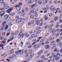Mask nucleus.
<instances>
[{
	"mask_svg": "<svg viewBox=\"0 0 62 62\" xmlns=\"http://www.w3.org/2000/svg\"><path fill=\"white\" fill-rule=\"evenodd\" d=\"M42 37H39L38 39L37 40V41H36V42H39V40H40V39H42Z\"/></svg>",
	"mask_w": 62,
	"mask_h": 62,
	"instance_id": "f3484780",
	"label": "nucleus"
},
{
	"mask_svg": "<svg viewBox=\"0 0 62 62\" xmlns=\"http://www.w3.org/2000/svg\"><path fill=\"white\" fill-rule=\"evenodd\" d=\"M16 56V55L15 54H13L12 55V57H14V58Z\"/></svg>",
	"mask_w": 62,
	"mask_h": 62,
	"instance_id": "a19ab883",
	"label": "nucleus"
},
{
	"mask_svg": "<svg viewBox=\"0 0 62 62\" xmlns=\"http://www.w3.org/2000/svg\"><path fill=\"white\" fill-rule=\"evenodd\" d=\"M28 3L29 4H30L31 3V0H29L28 1Z\"/></svg>",
	"mask_w": 62,
	"mask_h": 62,
	"instance_id": "69168bd1",
	"label": "nucleus"
},
{
	"mask_svg": "<svg viewBox=\"0 0 62 62\" xmlns=\"http://www.w3.org/2000/svg\"><path fill=\"white\" fill-rule=\"evenodd\" d=\"M53 26H54V25H53V24H52L51 25H50L48 26V27L49 28H51L52 27H53Z\"/></svg>",
	"mask_w": 62,
	"mask_h": 62,
	"instance_id": "393cba45",
	"label": "nucleus"
},
{
	"mask_svg": "<svg viewBox=\"0 0 62 62\" xmlns=\"http://www.w3.org/2000/svg\"><path fill=\"white\" fill-rule=\"evenodd\" d=\"M34 7H36V5L34 4L32 5L31 6V8L30 9V10L31 11V13H33L34 14L36 13L35 12H36L35 11H34V9L35 8Z\"/></svg>",
	"mask_w": 62,
	"mask_h": 62,
	"instance_id": "f257e3e1",
	"label": "nucleus"
},
{
	"mask_svg": "<svg viewBox=\"0 0 62 62\" xmlns=\"http://www.w3.org/2000/svg\"><path fill=\"white\" fill-rule=\"evenodd\" d=\"M48 25H47L45 26L44 27V29H47V27H48Z\"/></svg>",
	"mask_w": 62,
	"mask_h": 62,
	"instance_id": "79ce46f5",
	"label": "nucleus"
},
{
	"mask_svg": "<svg viewBox=\"0 0 62 62\" xmlns=\"http://www.w3.org/2000/svg\"><path fill=\"white\" fill-rule=\"evenodd\" d=\"M47 51L46 50V51L44 52V54H47Z\"/></svg>",
	"mask_w": 62,
	"mask_h": 62,
	"instance_id": "bf43d9fd",
	"label": "nucleus"
},
{
	"mask_svg": "<svg viewBox=\"0 0 62 62\" xmlns=\"http://www.w3.org/2000/svg\"><path fill=\"white\" fill-rule=\"evenodd\" d=\"M48 0H45V1L43 2V4L44 5H45L48 2Z\"/></svg>",
	"mask_w": 62,
	"mask_h": 62,
	"instance_id": "2eb2a0df",
	"label": "nucleus"
},
{
	"mask_svg": "<svg viewBox=\"0 0 62 62\" xmlns=\"http://www.w3.org/2000/svg\"><path fill=\"white\" fill-rule=\"evenodd\" d=\"M0 47H4V45L1 44L0 45Z\"/></svg>",
	"mask_w": 62,
	"mask_h": 62,
	"instance_id": "4d7b16f0",
	"label": "nucleus"
},
{
	"mask_svg": "<svg viewBox=\"0 0 62 62\" xmlns=\"http://www.w3.org/2000/svg\"><path fill=\"white\" fill-rule=\"evenodd\" d=\"M15 15V13H13L10 14V15L12 16H14Z\"/></svg>",
	"mask_w": 62,
	"mask_h": 62,
	"instance_id": "e433bc0d",
	"label": "nucleus"
},
{
	"mask_svg": "<svg viewBox=\"0 0 62 62\" xmlns=\"http://www.w3.org/2000/svg\"><path fill=\"white\" fill-rule=\"evenodd\" d=\"M33 47H35V48H38L39 47V45H38L35 44L33 46Z\"/></svg>",
	"mask_w": 62,
	"mask_h": 62,
	"instance_id": "9d476101",
	"label": "nucleus"
},
{
	"mask_svg": "<svg viewBox=\"0 0 62 62\" xmlns=\"http://www.w3.org/2000/svg\"><path fill=\"white\" fill-rule=\"evenodd\" d=\"M37 41V40L36 39H34L32 41V42H34L32 44V45H34V44H36V42H35L36 41Z\"/></svg>",
	"mask_w": 62,
	"mask_h": 62,
	"instance_id": "9b49d317",
	"label": "nucleus"
},
{
	"mask_svg": "<svg viewBox=\"0 0 62 62\" xmlns=\"http://www.w3.org/2000/svg\"><path fill=\"white\" fill-rule=\"evenodd\" d=\"M37 2H38V4L39 5H41L42 2H41V1L39 0H37Z\"/></svg>",
	"mask_w": 62,
	"mask_h": 62,
	"instance_id": "ddd939ff",
	"label": "nucleus"
},
{
	"mask_svg": "<svg viewBox=\"0 0 62 62\" xmlns=\"http://www.w3.org/2000/svg\"><path fill=\"white\" fill-rule=\"evenodd\" d=\"M5 12L4 11H2L0 12V16L1 17L2 16H3L5 14Z\"/></svg>",
	"mask_w": 62,
	"mask_h": 62,
	"instance_id": "39448f33",
	"label": "nucleus"
},
{
	"mask_svg": "<svg viewBox=\"0 0 62 62\" xmlns=\"http://www.w3.org/2000/svg\"><path fill=\"white\" fill-rule=\"evenodd\" d=\"M40 23V22H39V21H36V24H37V25H39V23Z\"/></svg>",
	"mask_w": 62,
	"mask_h": 62,
	"instance_id": "4be33fe9",
	"label": "nucleus"
},
{
	"mask_svg": "<svg viewBox=\"0 0 62 62\" xmlns=\"http://www.w3.org/2000/svg\"><path fill=\"white\" fill-rule=\"evenodd\" d=\"M59 34H60V33H57L56 35V37H58V36L59 35Z\"/></svg>",
	"mask_w": 62,
	"mask_h": 62,
	"instance_id": "3c124183",
	"label": "nucleus"
},
{
	"mask_svg": "<svg viewBox=\"0 0 62 62\" xmlns=\"http://www.w3.org/2000/svg\"><path fill=\"white\" fill-rule=\"evenodd\" d=\"M26 61L27 62H29L30 61V59L29 58H27L26 59Z\"/></svg>",
	"mask_w": 62,
	"mask_h": 62,
	"instance_id": "4c0bfd02",
	"label": "nucleus"
},
{
	"mask_svg": "<svg viewBox=\"0 0 62 62\" xmlns=\"http://www.w3.org/2000/svg\"><path fill=\"white\" fill-rule=\"evenodd\" d=\"M25 13H21V16H24L25 15Z\"/></svg>",
	"mask_w": 62,
	"mask_h": 62,
	"instance_id": "ea45409f",
	"label": "nucleus"
},
{
	"mask_svg": "<svg viewBox=\"0 0 62 62\" xmlns=\"http://www.w3.org/2000/svg\"><path fill=\"white\" fill-rule=\"evenodd\" d=\"M61 40V39H57L56 41H57V42H58L59 41H60Z\"/></svg>",
	"mask_w": 62,
	"mask_h": 62,
	"instance_id": "a18cd8bd",
	"label": "nucleus"
},
{
	"mask_svg": "<svg viewBox=\"0 0 62 62\" xmlns=\"http://www.w3.org/2000/svg\"><path fill=\"white\" fill-rule=\"evenodd\" d=\"M48 35H49V33H46V34L45 35V36H48Z\"/></svg>",
	"mask_w": 62,
	"mask_h": 62,
	"instance_id": "052dcab7",
	"label": "nucleus"
},
{
	"mask_svg": "<svg viewBox=\"0 0 62 62\" xmlns=\"http://www.w3.org/2000/svg\"><path fill=\"white\" fill-rule=\"evenodd\" d=\"M13 8H11L7 10V13H10V12H11V11L12 10H13Z\"/></svg>",
	"mask_w": 62,
	"mask_h": 62,
	"instance_id": "20e7f679",
	"label": "nucleus"
},
{
	"mask_svg": "<svg viewBox=\"0 0 62 62\" xmlns=\"http://www.w3.org/2000/svg\"><path fill=\"white\" fill-rule=\"evenodd\" d=\"M9 15H6L5 16H4V20H6L7 19H8V18Z\"/></svg>",
	"mask_w": 62,
	"mask_h": 62,
	"instance_id": "0eeeda50",
	"label": "nucleus"
},
{
	"mask_svg": "<svg viewBox=\"0 0 62 62\" xmlns=\"http://www.w3.org/2000/svg\"><path fill=\"white\" fill-rule=\"evenodd\" d=\"M19 4L20 6H22L23 5V4H22V3L21 2L19 3Z\"/></svg>",
	"mask_w": 62,
	"mask_h": 62,
	"instance_id": "0e129e2a",
	"label": "nucleus"
},
{
	"mask_svg": "<svg viewBox=\"0 0 62 62\" xmlns=\"http://www.w3.org/2000/svg\"><path fill=\"white\" fill-rule=\"evenodd\" d=\"M8 24L9 25V26H11L12 25V24H11V22H10Z\"/></svg>",
	"mask_w": 62,
	"mask_h": 62,
	"instance_id": "c03bdc74",
	"label": "nucleus"
},
{
	"mask_svg": "<svg viewBox=\"0 0 62 62\" xmlns=\"http://www.w3.org/2000/svg\"><path fill=\"white\" fill-rule=\"evenodd\" d=\"M49 33L51 32L52 33H54V29H51L49 30Z\"/></svg>",
	"mask_w": 62,
	"mask_h": 62,
	"instance_id": "1a4fd4ad",
	"label": "nucleus"
},
{
	"mask_svg": "<svg viewBox=\"0 0 62 62\" xmlns=\"http://www.w3.org/2000/svg\"><path fill=\"white\" fill-rule=\"evenodd\" d=\"M31 23L30 22L28 23V25H31Z\"/></svg>",
	"mask_w": 62,
	"mask_h": 62,
	"instance_id": "774afa93",
	"label": "nucleus"
},
{
	"mask_svg": "<svg viewBox=\"0 0 62 62\" xmlns=\"http://www.w3.org/2000/svg\"><path fill=\"white\" fill-rule=\"evenodd\" d=\"M29 54H32V51L30 50V49H29Z\"/></svg>",
	"mask_w": 62,
	"mask_h": 62,
	"instance_id": "bb28decb",
	"label": "nucleus"
},
{
	"mask_svg": "<svg viewBox=\"0 0 62 62\" xmlns=\"http://www.w3.org/2000/svg\"><path fill=\"white\" fill-rule=\"evenodd\" d=\"M57 45L59 47H62V44H61V42H58L57 44Z\"/></svg>",
	"mask_w": 62,
	"mask_h": 62,
	"instance_id": "6e6552de",
	"label": "nucleus"
},
{
	"mask_svg": "<svg viewBox=\"0 0 62 62\" xmlns=\"http://www.w3.org/2000/svg\"><path fill=\"white\" fill-rule=\"evenodd\" d=\"M44 18L45 19V20H47L48 19V17L47 16H44Z\"/></svg>",
	"mask_w": 62,
	"mask_h": 62,
	"instance_id": "b1692460",
	"label": "nucleus"
},
{
	"mask_svg": "<svg viewBox=\"0 0 62 62\" xmlns=\"http://www.w3.org/2000/svg\"><path fill=\"white\" fill-rule=\"evenodd\" d=\"M29 57L30 59H32V56L31 55H30L29 56Z\"/></svg>",
	"mask_w": 62,
	"mask_h": 62,
	"instance_id": "6e6d98bb",
	"label": "nucleus"
},
{
	"mask_svg": "<svg viewBox=\"0 0 62 62\" xmlns=\"http://www.w3.org/2000/svg\"><path fill=\"white\" fill-rule=\"evenodd\" d=\"M40 32V30H39L37 31L36 32V33L37 34H39Z\"/></svg>",
	"mask_w": 62,
	"mask_h": 62,
	"instance_id": "c756f323",
	"label": "nucleus"
},
{
	"mask_svg": "<svg viewBox=\"0 0 62 62\" xmlns=\"http://www.w3.org/2000/svg\"><path fill=\"white\" fill-rule=\"evenodd\" d=\"M51 43H52V44L54 43H55V41H53L51 42Z\"/></svg>",
	"mask_w": 62,
	"mask_h": 62,
	"instance_id": "09e8293b",
	"label": "nucleus"
},
{
	"mask_svg": "<svg viewBox=\"0 0 62 62\" xmlns=\"http://www.w3.org/2000/svg\"><path fill=\"white\" fill-rule=\"evenodd\" d=\"M21 50H19L18 51H16L15 53L16 54H17V55H18V54H19V53H20V54H21Z\"/></svg>",
	"mask_w": 62,
	"mask_h": 62,
	"instance_id": "f8f14e48",
	"label": "nucleus"
},
{
	"mask_svg": "<svg viewBox=\"0 0 62 62\" xmlns=\"http://www.w3.org/2000/svg\"><path fill=\"white\" fill-rule=\"evenodd\" d=\"M20 34V36H21V38H23L24 36V34Z\"/></svg>",
	"mask_w": 62,
	"mask_h": 62,
	"instance_id": "c9c22d12",
	"label": "nucleus"
},
{
	"mask_svg": "<svg viewBox=\"0 0 62 62\" xmlns=\"http://www.w3.org/2000/svg\"><path fill=\"white\" fill-rule=\"evenodd\" d=\"M6 22H3L2 24V27L0 29L1 31H3L4 28V27H5L6 25Z\"/></svg>",
	"mask_w": 62,
	"mask_h": 62,
	"instance_id": "f03ea898",
	"label": "nucleus"
},
{
	"mask_svg": "<svg viewBox=\"0 0 62 62\" xmlns=\"http://www.w3.org/2000/svg\"><path fill=\"white\" fill-rule=\"evenodd\" d=\"M16 21L17 23H19L22 21V19L21 18L18 19L16 20Z\"/></svg>",
	"mask_w": 62,
	"mask_h": 62,
	"instance_id": "423d86ee",
	"label": "nucleus"
},
{
	"mask_svg": "<svg viewBox=\"0 0 62 62\" xmlns=\"http://www.w3.org/2000/svg\"><path fill=\"white\" fill-rule=\"evenodd\" d=\"M31 23L33 25V26H34V25H35V22L34 21H32L31 22Z\"/></svg>",
	"mask_w": 62,
	"mask_h": 62,
	"instance_id": "aec40b11",
	"label": "nucleus"
},
{
	"mask_svg": "<svg viewBox=\"0 0 62 62\" xmlns=\"http://www.w3.org/2000/svg\"><path fill=\"white\" fill-rule=\"evenodd\" d=\"M56 10V8H54L52 9V10H51V11H54V10Z\"/></svg>",
	"mask_w": 62,
	"mask_h": 62,
	"instance_id": "de8ad7c7",
	"label": "nucleus"
},
{
	"mask_svg": "<svg viewBox=\"0 0 62 62\" xmlns=\"http://www.w3.org/2000/svg\"><path fill=\"white\" fill-rule=\"evenodd\" d=\"M6 42V41H2L0 42L1 44H3V43L4 44H5Z\"/></svg>",
	"mask_w": 62,
	"mask_h": 62,
	"instance_id": "4468645a",
	"label": "nucleus"
},
{
	"mask_svg": "<svg viewBox=\"0 0 62 62\" xmlns=\"http://www.w3.org/2000/svg\"><path fill=\"white\" fill-rule=\"evenodd\" d=\"M56 46V44H53V46L55 47Z\"/></svg>",
	"mask_w": 62,
	"mask_h": 62,
	"instance_id": "8fccbe9b",
	"label": "nucleus"
},
{
	"mask_svg": "<svg viewBox=\"0 0 62 62\" xmlns=\"http://www.w3.org/2000/svg\"><path fill=\"white\" fill-rule=\"evenodd\" d=\"M26 55L25 56V57H28V55H29V54L28 53H26Z\"/></svg>",
	"mask_w": 62,
	"mask_h": 62,
	"instance_id": "603ef678",
	"label": "nucleus"
},
{
	"mask_svg": "<svg viewBox=\"0 0 62 62\" xmlns=\"http://www.w3.org/2000/svg\"><path fill=\"white\" fill-rule=\"evenodd\" d=\"M11 35H12V36L14 35H15V33L14 32H12L11 34Z\"/></svg>",
	"mask_w": 62,
	"mask_h": 62,
	"instance_id": "5fc2aeb1",
	"label": "nucleus"
},
{
	"mask_svg": "<svg viewBox=\"0 0 62 62\" xmlns=\"http://www.w3.org/2000/svg\"><path fill=\"white\" fill-rule=\"evenodd\" d=\"M31 47H32V46H30L28 47V48H29V49H30L31 48Z\"/></svg>",
	"mask_w": 62,
	"mask_h": 62,
	"instance_id": "338daca9",
	"label": "nucleus"
},
{
	"mask_svg": "<svg viewBox=\"0 0 62 62\" xmlns=\"http://www.w3.org/2000/svg\"><path fill=\"white\" fill-rule=\"evenodd\" d=\"M8 28V25H6L4 28L5 30H7Z\"/></svg>",
	"mask_w": 62,
	"mask_h": 62,
	"instance_id": "a878e982",
	"label": "nucleus"
},
{
	"mask_svg": "<svg viewBox=\"0 0 62 62\" xmlns=\"http://www.w3.org/2000/svg\"><path fill=\"white\" fill-rule=\"evenodd\" d=\"M25 36L26 37H28L29 36V34H27V33H25Z\"/></svg>",
	"mask_w": 62,
	"mask_h": 62,
	"instance_id": "7c9ffc66",
	"label": "nucleus"
},
{
	"mask_svg": "<svg viewBox=\"0 0 62 62\" xmlns=\"http://www.w3.org/2000/svg\"><path fill=\"white\" fill-rule=\"evenodd\" d=\"M24 52H25V50H22V52H21V53H20V54H21V55L23 54V53H24Z\"/></svg>",
	"mask_w": 62,
	"mask_h": 62,
	"instance_id": "a211bd4d",
	"label": "nucleus"
},
{
	"mask_svg": "<svg viewBox=\"0 0 62 62\" xmlns=\"http://www.w3.org/2000/svg\"><path fill=\"white\" fill-rule=\"evenodd\" d=\"M19 17V16H16V20H17V19H18Z\"/></svg>",
	"mask_w": 62,
	"mask_h": 62,
	"instance_id": "13d9d810",
	"label": "nucleus"
},
{
	"mask_svg": "<svg viewBox=\"0 0 62 62\" xmlns=\"http://www.w3.org/2000/svg\"><path fill=\"white\" fill-rule=\"evenodd\" d=\"M4 39V37H2L0 38V39L1 40H2L3 39Z\"/></svg>",
	"mask_w": 62,
	"mask_h": 62,
	"instance_id": "864d4df0",
	"label": "nucleus"
},
{
	"mask_svg": "<svg viewBox=\"0 0 62 62\" xmlns=\"http://www.w3.org/2000/svg\"><path fill=\"white\" fill-rule=\"evenodd\" d=\"M60 58V57H57V58H55V60H56V61H57V60H58V59H59Z\"/></svg>",
	"mask_w": 62,
	"mask_h": 62,
	"instance_id": "473e14b6",
	"label": "nucleus"
},
{
	"mask_svg": "<svg viewBox=\"0 0 62 62\" xmlns=\"http://www.w3.org/2000/svg\"><path fill=\"white\" fill-rule=\"evenodd\" d=\"M58 19V17L56 16V17H55L54 19V21H56L57 20V19Z\"/></svg>",
	"mask_w": 62,
	"mask_h": 62,
	"instance_id": "5701e85b",
	"label": "nucleus"
},
{
	"mask_svg": "<svg viewBox=\"0 0 62 62\" xmlns=\"http://www.w3.org/2000/svg\"><path fill=\"white\" fill-rule=\"evenodd\" d=\"M35 36V34H33L31 35V38H33V37H34Z\"/></svg>",
	"mask_w": 62,
	"mask_h": 62,
	"instance_id": "58836bf2",
	"label": "nucleus"
},
{
	"mask_svg": "<svg viewBox=\"0 0 62 62\" xmlns=\"http://www.w3.org/2000/svg\"><path fill=\"white\" fill-rule=\"evenodd\" d=\"M43 53V51L41 50L40 51V52H39L38 54V55H39L40 54H42Z\"/></svg>",
	"mask_w": 62,
	"mask_h": 62,
	"instance_id": "412c9836",
	"label": "nucleus"
},
{
	"mask_svg": "<svg viewBox=\"0 0 62 62\" xmlns=\"http://www.w3.org/2000/svg\"><path fill=\"white\" fill-rule=\"evenodd\" d=\"M13 57L12 56H11L10 57H9V58L10 59H13Z\"/></svg>",
	"mask_w": 62,
	"mask_h": 62,
	"instance_id": "49530a36",
	"label": "nucleus"
},
{
	"mask_svg": "<svg viewBox=\"0 0 62 62\" xmlns=\"http://www.w3.org/2000/svg\"><path fill=\"white\" fill-rule=\"evenodd\" d=\"M40 29V27H37L36 28V30H39V29Z\"/></svg>",
	"mask_w": 62,
	"mask_h": 62,
	"instance_id": "72a5a7b5",
	"label": "nucleus"
},
{
	"mask_svg": "<svg viewBox=\"0 0 62 62\" xmlns=\"http://www.w3.org/2000/svg\"><path fill=\"white\" fill-rule=\"evenodd\" d=\"M25 10L26 11H28L29 10V9H28V8L27 7H26L25 8Z\"/></svg>",
	"mask_w": 62,
	"mask_h": 62,
	"instance_id": "c85d7f7f",
	"label": "nucleus"
},
{
	"mask_svg": "<svg viewBox=\"0 0 62 62\" xmlns=\"http://www.w3.org/2000/svg\"><path fill=\"white\" fill-rule=\"evenodd\" d=\"M20 33L21 34V33H22L23 32V31H22V30H20Z\"/></svg>",
	"mask_w": 62,
	"mask_h": 62,
	"instance_id": "e2e57ef3",
	"label": "nucleus"
},
{
	"mask_svg": "<svg viewBox=\"0 0 62 62\" xmlns=\"http://www.w3.org/2000/svg\"><path fill=\"white\" fill-rule=\"evenodd\" d=\"M49 38H50V40H54V38H53V37H51L50 36Z\"/></svg>",
	"mask_w": 62,
	"mask_h": 62,
	"instance_id": "cd10ccee",
	"label": "nucleus"
},
{
	"mask_svg": "<svg viewBox=\"0 0 62 62\" xmlns=\"http://www.w3.org/2000/svg\"><path fill=\"white\" fill-rule=\"evenodd\" d=\"M4 9V8H2L0 9V10H3Z\"/></svg>",
	"mask_w": 62,
	"mask_h": 62,
	"instance_id": "680f3d73",
	"label": "nucleus"
},
{
	"mask_svg": "<svg viewBox=\"0 0 62 62\" xmlns=\"http://www.w3.org/2000/svg\"><path fill=\"white\" fill-rule=\"evenodd\" d=\"M55 55V53H53L51 55L52 56H54V57Z\"/></svg>",
	"mask_w": 62,
	"mask_h": 62,
	"instance_id": "2f4dec72",
	"label": "nucleus"
},
{
	"mask_svg": "<svg viewBox=\"0 0 62 62\" xmlns=\"http://www.w3.org/2000/svg\"><path fill=\"white\" fill-rule=\"evenodd\" d=\"M14 39V37H12V38H11V39H8L7 41V42H9V41H11L12 40V39Z\"/></svg>",
	"mask_w": 62,
	"mask_h": 62,
	"instance_id": "6ab92c4d",
	"label": "nucleus"
},
{
	"mask_svg": "<svg viewBox=\"0 0 62 62\" xmlns=\"http://www.w3.org/2000/svg\"><path fill=\"white\" fill-rule=\"evenodd\" d=\"M15 7L16 8H17L16 9L18 11L20 10L21 9V7L20 6V5H16Z\"/></svg>",
	"mask_w": 62,
	"mask_h": 62,
	"instance_id": "7ed1b4c3",
	"label": "nucleus"
},
{
	"mask_svg": "<svg viewBox=\"0 0 62 62\" xmlns=\"http://www.w3.org/2000/svg\"><path fill=\"white\" fill-rule=\"evenodd\" d=\"M45 47L46 48V49H48V48L49 47V45H48L45 46Z\"/></svg>",
	"mask_w": 62,
	"mask_h": 62,
	"instance_id": "dca6fc26",
	"label": "nucleus"
},
{
	"mask_svg": "<svg viewBox=\"0 0 62 62\" xmlns=\"http://www.w3.org/2000/svg\"><path fill=\"white\" fill-rule=\"evenodd\" d=\"M4 6H5V7H7V6H8V4H5L4 5Z\"/></svg>",
	"mask_w": 62,
	"mask_h": 62,
	"instance_id": "37998d69",
	"label": "nucleus"
},
{
	"mask_svg": "<svg viewBox=\"0 0 62 62\" xmlns=\"http://www.w3.org/2000/svg\"><path fill=\"white\" fill-rule=\"evenodd\" d=\"M30 18L31 19H32V18H34V16L33 15H32L30 16Z\"/></svg>",
	"mask_w": 62,
	"mask_h": 62,
	"instance_id": "f704fd0d",
	"label": "nucleus"
}]
</instances>
